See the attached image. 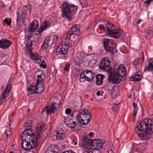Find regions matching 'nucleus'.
Here are the masks:
<instances>
[{"label":"nucleus","instance_id":"c9c22d12","mask_svg":"<svg viewBox=\"0 0 153 153\" xmlns=\"http://www.w3.org/2000/svg\"><path fill=\"white\" fill-rule=\"evenodd\" d=\"M147 36L153 35V27L149 28L146 31Z\"/></svg>","mask_w":153,"mask_h":153},{"label":"nucleus","instance_id":"37998d69","mask_svg":"<svg viewBox=\"0 0 153 153\" xmlns=\"http://www.w3.org/2000/svg\"><path fill=\"white\" fill-rule=\"evenodd\" d=\"M80 5L82 8H86L88 6V4L85 3H80Z\"/></svg>","mask_w":153,"mask_h":153},{"label":"nucleus","instance_id":"ddd939ff","mask_svg":"<svg viewBox=\"0 0 153 153\" xmlns=\"http://www.w3.org/2000/svg\"><path fill=\"white\" fill-rule=\"evenodd\" d=\"M10 88V85L8 83L0 97V105L5 101L6 97H7L9 94Z\"/></svg>","mask_w":153,"mask_h":153},{"label":"nucleus","instance_id":"8fccbe9b","mask_svg":"<svg viewBox=\"0 0 153 153\" xmlns=\"http://www.w3.org/2000/svg\"><path fill=\"white\" fill-rule=\"evenodd\" d=\"M133 106L134 108H138L137 107V103H135L134 102H133Z\"/></svg>","mask_w":153,"mask_h":153},{"label":"nucleus","instance_id":"a19ab883","mask_svg":"<svg viewBox=\"0 0 153 153\" xmlns=\"http://www.w3.org/2000/svg\"><path fill=\"white\" fill-rule=\"evenodd\" d=\"M139 62V58H136L133 61V64L135 66H137Z\"/></svg>","mask_w":153,"mask_h":153},{"label":"nucleus","instance_id":"5701e85b","mask_svg":"<svg viewBox=\"0 0 153 153\" xmlns=\"http://www.w3.org/2000/svg\"><path fill=\"white\" fill-rule=\"evenodd\" d=\"M44 126L45 124L43 122L40 123L37 125L36 135V138L38 140H39L40 138V133Z\"/></svg>","mask_w":153,"mask_h":153},{"label":"nucleus","instance_id":"412c9836","mask_svg":"<svg viewBox=\"0 0 153 153\" xmlns=\"http://www.w3.org/2000/svg\"><path fill=\"white\" fill-rule=\"evenodd\" d=\"M18 17L16 20L17 25L20 26L21 25L24 24L26 20V17L24 13H22L20 15L18 12Z\"/></svg>","mask_w":153,"mask_h":153},{"label":"nucleus","instance_id":"09e8293b","mask_svg":"<svg viewBox=\"0 0 153 153\" xmlns=\"http://www.w3.org/2000/svg\"><path fill=\"white\" fill-rule=\"evenodd\" d=\"M142 55L143 56L141 58V60L143 61V62L144 61V53L143 52H142Z\"/></svg>","mask_w":153,"mask_h":153},{"label":"nucleus","instance_id":"4468645a","mask_svg":"<svg viewBox=\"0 0 153 153\" xmlns=\"http://www.w3.org/2000/svg\"><path fill=\"white\" fill-rule=\"evenodd\" d=\"M21 134L24 136V138L29 137L31 139L32 137H33V139L36 138V136H35L36 134L34 130H32L31 128L25 129V131L22 132Z\"/></svg>","mask_w":153,"mask_h":153},{"label":"nucleus","instance_id":"0e129e2a","mask_svg":"<svg viewBox=\"0 0 153 153\" xmlns=\"http://www.w3.org/2000/svg\"><path fill=\"white\" fill-rule=\"evenodd\" d=\"M78 76V73H77V75H76V77H77Z\"/></svg>","mask_w":153,"mask_h":153},{"label":"nucleus","instance_id":"0eeeda50","mask_svg":"<svg viewBox=\"0 0 153 153\" xmlns=\"http://www.w3.org/2000/svg\"><path fill=\"white\" fill-rule=\"evenodd\" d=\"M69 45L66 43H62L61 45L57 47L56 50V54L57 56L64 59H68L66 55L68 51Z\"/></svg>","mask_w":153,"mask_h":153},{"label":"nucleus","instance_id":"4c0bfd02","mask_svg":"<svg viewBox=\"0 0 153 153\" xmlns=\"http://www.w3.org/2000/svg\"><path fill=\"white\" fill-rule=\"evenodd\" d=\"M4 22L6 23L7 25H10L11 23V19L9 18V19L8 20L7 18H6L4 20Z\"/></svg>","mask_w":153,"mask_h":153},{"label":"nucleus","instance_id":"58836bf2","mask_svg":"<svg viewBox=\"0 0 153 153\" xmlns=\"http://www.w3.org/2000/svg\"><path fill=\"white\" fill-rule=\"evenodd\" d=\"M138 108H134V109L133 115L134 116V119H135L136 115L137 114V112L138 110Z\"/></svg>","mask_w":153,"mask_h":153},{"label":"nucleus","instance_id":"c03bdc74","mask_svg":"<svg viewBox=\"0 0 153 153\" xmlns=\"http://www.w3.org/2000/svg\"><path fill=\"white\" fill-rule=\"evenodd\" d=\"M70 65L69 63L67 64L65 66L64 69L66 71H67L69 70Z\"/></svg>","mask_w":153,"mask_h":153},{"label":"nucleus","instance_id":"79ce46f5","mask_svg":"<svg viewBox=\"0 0 153 153\" xmlns=\"http://www.w3.org/2000/svg\"><path fill=\"white\" fill-rule=\"evenodd\" d=\"M25 129L26 128H32V126L29 123V122H27V123H26L25 126Z\"/></svg>","mask_w":153,"mask_h":153},{"label":"nucleus","instance_id":"aec40b11","mask_svg":"<svg viewBox=\"0 0 153 153\" xmlns=\"http://www.w3.org/2000/svg\"><path fill=\"white\" fill-rule=\"evenodd\" d=\"M12 44V42L7 39H2L0 40V47L3 49L8 48Z\"/></svg>","mask_w":153,"mask_h":153},{"label":"nucleus","instance_id":"bb28decb","mask_svg":"<svg viewBox=\"0 0 153 153\" xmlns=\"http://www.w3.org/2000/svg\"><path fill=\"white\" fill-rule=\"evenodd\" d=\"M36 94H39L41 93L44 90V84L42 82V83L36 82Z\"/></svg>","mask_w":153,"mask_h":153},{"label":"nucleus","instance_id":"4be33fe9","mask_svg":"<svg viewBox=\"0 0 153 153\" xmlns=\"http://www.w3.org/2000/svg\"><path fill=\"white\" fill-rule=\"evenodd\" d=\"M51 24V23L49 20L45 21L41 23L40 27L38 30L40 33H42L43 31L50 27Z\"/></svg>","mask_w":153,"mask_h":153},{"label":"nucleus","instance_id":"3c124183","mask_svg":"<svg viewBox=\"0 0 153 153\" xmlns=\"http://www.w3.org/2000/svg\"><path fill=\"white\" fill-rule=\"evenodd\" d=\"M83 153H93V152L92 151L88 150L84 152Z\"/></svg>","mask_w":153,"mask_h":153},{"label":"nucleus","instance_id":"c756f323","mask_svg":"<svg viewBox=\"0 0 153 153\" xmlns=\"http://www.w3.org/2000/svg\"><path fill=\"white\" fill-rule=\"evenodd\" d=\"M27 91L32 94L35 93L36 94V85L34 86L31 85L30 88L27 89Z\"/></svg>","mask_w":153,"mask_h":153},{"label":"nucleus","instance_id":"ea45409f","mask_svg":"<svg viewBox=\"0 0 153 153\" xmlns=\"http://www.w3.org/2000/svg\"><path fill=\"white\" fill-rule=\"evenodd\" d=\"M100 29L105 32H107V29H106L105 27L102 25H101L99 26Z\"/></svg>","mask_w":153,"mask_h":153},{"label":"nucleus","instance_id":"473e14b6","mask_svg":"<svg viewBox=\"0 0 153 153\" xmlns=\"http://www.w3.org/2000/svg\"><path fill=\"white\" fill-rule=\"evenodd\" d=\"M56 149L51 147L48 148V149L45 151V153H58L56 151Z\"/></svg>","mask_w":153,"mask_h":153},{"label":"nucleus","instance_id":"338daca9","mask_svg":"<svg viewBox=\"0 0 153 153\" xmlns=\"http://www.w3.org/2000/svg\"><path fill=\"white\" fill-rule=\"evenodd\" d=\"M153 1V0H151V1Z\"/></svg>","mask_w":153,"mask_h":153},{"label":"nucleus","instance_id":"b1692460","mask_svg":"<svg viewBox=\"0 0 153 153\" xmlns=\"http://www.w3.org/2000/svg\"><path fill=\"white\" fill-rule=\"evenodd\" d=\"M141 73L138 71L135 73L134 75L132 76L129 78V80L131 81L138 82L142 78L141 75Z\"/></svg>","mask_w":153,"mask_h":153},{"label":"nucleus","instance_id":"864d4df0","mask_svg":"<svg viewBox=\"0 0 153 153\" xmlns=\"http://www.w3.org/2000/svg\"><path fill=\"white\" fill-rule=\"evenodd\" d=\"M141 21H142V20L141 19H139L137 22V24H140V23Z\"/></svg>","mask_w":153,"mask_h":153},{"label":"nucleus","instance_id":"de8ad7c7","mask_svg":"<svg viewBox=\"0 0 153 153\" xmlns=\"http://www.w3.org/2000/svg\"><path fill=\"white\" fill-rule=\"evenodd\" d=\"M39 66L40 67H42L44 68H46L47 67L46 65H44L42 63H41L39 65Z\"/></svg>","mask_w":153,"mask_h":153},{"label":"nucleus","instance_id":"1a4fd4ad","mask_svg":"<svg viewBox=\"0 0 153 153\" xmlns=\"http://www.w3.org/2000/svg\"><path fill=\"white\" fill-rule=\"evenodd\" d=\"M33 43L28 42H27L26 45V52L29 54L32 57V59L34 60V62L36 63L39 64L42 60V57L40 56H36L32 53V45Z\"/></svg>","mask_w":153,"mask_h":153},{"label":"nucleus","instance_id":"6ab92c4d","mask_svg":"<svg viewBox=\"0 0 153 153\" xmlns=\"http://www.w3.org/2000/svg\"><path fill=\"white\" fill-rule=\"evenodd\" d=\"M39 26L38 21L36 20L33 21L31 23L30 26L29 28L26 29L25 32L28 33L31 31H37L36 29Z\"/></svg>","mask_w":153,"mask_h":153},{"label":"nucleus","instance_id":"f8f14e48","mask_svg":"<svg viewBox=\"0 0 153 153\" xmlns=\"http://www.w3.org/2000/svg\"><path fill=\"white\" fill-rule=\"evenodd\" d=\"M80 33L79 27L78 26H73L70 28L66 32L65 35V39H69L71 35L74 34L78 35Z\"/></svg>","mask_w":153,"mask_h":153},{"label":"nucleus","instance_id":"2f4dec72","mask_svg":"<svg viewBox=\"0 0 153 153\" xmlns=\"http://www.w3.org/2000/svg\"><path fill=\"white\" fill-rule=\"evenodd\" d=\"M7 126H6V127H9L6 130L5 133L7 136V138L6 139H7L8 137H10L11 136V129L10 128V124L9 123V124H8Z\"/></svg>","mask_w":153,"mask_h":153},{"label":"nucleus","instance_id":"f03ea898","mask_svg":"<svg viewBox=\"0 0 153 153\" xmlns=\"http://www.w3.org/2000/svg\"><path fill=\"white\" fill-rule=\"evenodd\" d=\"M152 122L150 119H145L140 123V126H137L135 128V132L141 140L149 138V134L147 132L151 130Z\"/></svg>","mask_w":153,"mask_h":153},{"label":"nucleus","instance_id":"5fc2aeb1","mask_svg":"<svg viewBox=\"0 0 153 153\" xmlns=\"http://www.w3.org/2000/svg\"><path fill=\"white\" fill-rule=\"evenodd\" d=\"M108 153H114L112 151V150L111 149L108 151Z\"/></svg>","mask_w":153,"mask_h":153},{"label":"nucleus","instance_id":"13d9d810","mask_svg":"<svg viewBox=\"0 0 153 153\" xmlns=\"http://www.w3.org/2000/svg\"><path fill=\"white\" fill-rule=\"evenodd\" d=\"M131 95H129L128 96V97H129V98H131Z\"/></svg>","mask_w":153,"mask_h":153},{"label":"nucleus","instance_id":"7ed1b4c3","mask_svg":"<svg viewBox=\"0 0 153 153\" xmlns=\"http://www.w3.org/2000/svg\"><path fill=\"white\" fill-rule=\"evenodd\" d=\"M126 71V67L120 65L117 69L113 68L109 74L108 82L117 84L122 79V77L125 75Z\"/></svg>","mask_w":153,"mask_h":153},{"label":"nucleus","instance_id":"9d476101","mask_svg":"<svg viewBox=\"0 0 153 153\" xmlns=\"http://www.w3.org/2000/svg\"><path fill=\"white\" fill-rule=\"evenodd\" d=\"M41 33L38 30V31H32L28 33H27L25 32V39H28V42L33 43L34 42L35 43L37 41Z\"/></svg>","mask_w":153,"mask_h":153},{"label":"nucleus","instance_id":"a211bd4d","mask_svg":"<svg viewBox=\"0 0 153 153\" xmlns=\"http://www.w3.org/2000/svg\"><path fill=\"white\" fill-rule=\"evenodd\" d=\"M86 81L88 82L92 81L95 76L94 73L91 70H86L84 71Z\"/></svg>","mask_w":153,"mask_h":153},{"label":"nucleus","instance_id":"052dcab7","mask_svg":"<svg viewBox=\"0 0 153 153\" xmlns=\"http://www.w3.org/2000/svg\"><path fill=\"white\" fill-rule=\"evenodd\" d=\"M114 87H113L112 89V92L114 90Z\"/></svg>","mask_w":153,"mask_h":153},{"label":"nucleus","instance_id":"c85d7f7f","mask_svg":"<svg viewBox=\"0 0 153 153\" xmlns=\"http://www.w3.org/2000/svg\"><path fill=\"white\" fill-rule=\"evenodd\" d=\"M104 76L102 74H99L96 76V84L98 85H101L103 82V79Z\"/></svg>","mask_w":153,"mask_h":153},{"label":"nucleus","instance_id":"bf43d9fd","mask_svg":"<svg viewBox=\"0 0 153 153\" xmlns=\"http://www.w3.org/2000/svg\"><path fill=\"white\" fill-rule=\"evenodd\" d=\"M141 108H142V111H143L144 109H143V108L142 105H141Z\"/></svg>","mask_w":153,"mask_h":153},{"label":"nucleus","instance_id":"69168bd1","mask_svg":"<svg viewBox=\"0 0 153 153\" xmlns=\"http://www.w3.org/2000/svg\"><path fill=\"white\" fill-rule=\"evenodd\" d=\"M10 153H14V152L13 151H11L10 152Z\"/></svg>","mask_w":153,"mask_h":153},{"label":"nucleus","instance_id":"20e7f679","mask_svg":"<svg viewBox=\"0 0 153 153\" xmlns=\"http://www.w3.org/2000/svg\"><path fill=\"white\" fill-rule=\"evenodd\" d=\"M83 141L82 146L84 148V149H90L95 150H99L101 149L103 146V144L105 142L102 139H95L94 140L89 138L87 136L82 137Z\"/></svg>","mask_w":153,"mask_h":153},{"label":"nucleus","instance_id":"f257e3e1","mask_svg":"<svg viewBox=\"0 0 153 153\" xmlns=\"http://www.w3.org/2000/svg\"><path fill=\"white\" fill-rule=\"evenodd\" d=\"M92 114L86 108H82L78 111L74 109L70 116L65 117L64 121L65 124L74 131H79L78 125H85L89 123L91 119Z\"/></svg>","mask_w":153,"mask_h":153},{"label":"nucleus","instance_id":"6e6d98bb","mask_svg":"<svg viewBox=\"0 0 153 153\" xmlns=\"http://www.w3.org/2000/svg\"><path fill=\"white\" fill-rule=\"evenodd\" d=\"M93 134V133L92 132H90L89 133V136L90 137H91Z\"/></svg>","mask_w":153,"mask_h":153},{"label":"nucleus","instance_id":"7c9ffc66","mask_svg":"<svg viewBox=\"0 0 153 153\" xmlns=\"http://www.w3.org/2000/svg\"><path fill=\"white\" fill-rule=\"evenodd\" d=\"M107 23L106 26L107 28V32L108 33L109 32V30L111 31L114 29V26L112 23H110L108 22H107Z\"/></svg>","mask_w":153,"mask_h":153},{"label":"nucleus","instance_id":"72a5a7b5","mask_svg":"<svg viewBox=\"0 0 153 153\" xmlns=\"http://www.w3.org/2000/svg\"><path fill=\"white\" fill-rule=\"evenodd\" d=\"M81 56L80 55L79 56H76L74 58L75 62L77 64L82 63H83L84 60L83 58H81Z\"/></svg>","mask_w":153,"mask_h":153},{"label":"nucleus","instance_id":"e2e57ef3","mask_svg":"<svg viewBox=\"0 0 153 153\" xmlns=\"http://www.w3.org/2000/svg\"><path fill=\"white\" fill-rule=\"evenodd\" d=\"M77 144V142L76 141L75 142V143L74 144V145H76Z\"/></svg>","mask_w":153,"mask_h":153},{"label":"nucleus","instance_id":"2eb2a0df","mask_svg":"<svg viewBox=\"0 0 153 153\" xmlns=\"http://www.w3.org/2000/svg\"><path fill=\"white\" fill-rule=\"evenodd\" d=\"M109 40L107 39H104L103 40V44L105 49L106 51L111 54H114L115 48L109 45Z\"/></svg>","mask_w":153,"mask_h":153},{"label":"nucleus","instance_id":"a18cd8bd","mask_svg":"<svg viewBox=\"0 0 153 153\" xmlns=\"http://www.w3.org/2000/svg\"><path fill=\"white\" fill-rule=\"evenodd\" d=\"M71 109L70 108H68L65 109V113L66 114H68L71 113Z\"/></svg>","mask_w":153,"mask_h":153},{"label":"nucleus","instance_id":"dca6fc26","mask_svg":"<svg viewBox=\"0 0 153 153\" xmlns=\"http://www.w3.org/2000/svg\"><path fill=\"white\" fill-rule=\"evenodd\" d=\"M45 75V72L41 70H39L36 71L34 74V76H36L37 78L36 82L37 83H42L44 80V78L43 76H44Z\"/></svg>","mask_w":153,"mask_h":153},{"label":"nucleus","instance_id":"774afa93","mask_svg":"<svg viewBox=\"0 0 153 153\" xmlns=\"http://www.w3.org/2000/svg\"><path fill=\"white\" fill-rule=\"evenodd\" d=\"M73 142H74V140H73Z\"/></svg>","mask_w":153,"mask_h":153},{"label":"nucleus","instance_id":"6e6552de","mask_svg":"<svg viewBox=\"0 0 153 153\" xmlns=\"http://www.w3.org/2000/svg\"><path fill=\"white\" fill-rule=\"evenodd\" d=\"M60 103L59 100L57 98H55L53 99L52 102L50 103V107L48 106H46L44 110L46 111L47 114H53L59 108Z\"/></svg>","mask_w":153,"mask_h":153},{"label":"nucleus","instance_id":"393cba45","mask_svg":"<svg viewBox=\"0 0 153 153\" xmlns=\"http://www.w3.org/2000/svg\"><path fill=\"white\" fill-rule=\"evenodd\" d=\"M55 136L57 139L62 140L65 137V131L63 129H60L57 131L56 134Z\"/></svg>","mask_w":153,"mask_h":153},{"label":"nucleus","instance_id":"39448f33","mask_svg":"<svg viewBox=\"0 0 153 153\" xmlns=\"http://www.w3.org/2000/svg\"><path fill=\"white\" fill-rule=\"evenodd\" d=\"M21 139L22 140V148L24 150H29L34 146H37L39 143L38 140L36 138L33 139V137L24 138V136L21 134Z\"/></svg>","mask_w":153,"mask_h":153},{"label":"nucleus","instance_id":"603ef678","mask_svg":"<svg viewBox=\"0 0 153 153\" xmlns=\"http://www.w3.org/2000/svg\"><path fill=\"white\" fill-rule=\"evenodd\" d=\"M100 91H98L97 92V96H100Z\"/></svg>","mask_w":153,"mask_h":153},{"label":"nucleus","instance_id":"cd10ccee","mask_svg":"<svg viewBox=\"0 0 153 153\" xmlns=\"http://www.w3.org/2000/svg\"><path fill=\"white\" fill-rule=\"evenodd\" d=\"M50 38V36H48L44 41L41 47V48L43 50H44L48 48L49 45L48 42Z\"/></svg>","mask_w":153,"mask_h":153},{"label":"nucleus","instance_id":"680f3d73","mask_svg":"<svg viewBox=\"0 0 153 153\" xmlns=\"http://www.w3.org/2000/svg\"><path fill=\"white\" fill-rule=\"evenodd\" d=\"M44 62H45V60H42V63H43Z\"/></svg>","mask_w":153,"mask_h":153},{"label":"nucleus","instance_id":"4d7b16f0","mask_svg":"<svg viewBox=\"0 0 153 153\" xmlns=\"http://www.w3.org/2000/svg\"><path fill=\"white\" fill-rule=\"evenodd\" d=\"M29 122V123L30 124V125H31V123H32V120H29V121L28 122Z\"/></svg>","mask_w":153,"mask_h":153},{"label":"nucleus","instance_id":"a878e982","mask_svg":"<svg viewBox=\"0 0 153 153\" xmlns=\"http://www.w3.org/2000/svg\"><path fill=\"white\" fill-rule=\"evenodd\" d=\"M147 71L153 74V59L149 60L148 62V64L145 66L144 71Z\"/></svg>","mask_w":153,"mask_h":153},{"label":"nucleus","instance_id":"f704fd0d","mask_svg":"<svg viewBox=\"0 0 153 153\" xmlns=\"http://www.w3.org/2000/svg\"><path fill=\"white\" fill-rule=\"evenodd\" d=\"M80 81L81 82H83L86 80L84 71H83L81 73L80 75Z\"/></svg>","mask_w":153,"mask_h":153},{"label":"nucleus","instance_id":"423d86ee","mask_svg":"<svg viewBox=\"0 0 153 153\" xmlns=\"http://www.w3.org/2000/svg\"><path fill=\"white\" fill-rule=\"evenodd\" d=\"M76 6L70 5L66 2H64L62 4V16L70 19L72 14V12L77 10Z\"/></svg>","mask_w":153,"mask_h":153},{"label":"nucleus","instance_id":"e433bc0d","mask_svg":"<svg viewBox=\"0 0 153 153\" xmlns=\"http://www.w3.org/2000/svg\"><path fill=\"white\" fill-rule=\"evenodd\" d=\"M58 37L56 35H54L53 36V38L52 39V44H54L56 43Z\"/></svg>","mask_w":153,"mask_h":153},{"label":"nucleus","instance_id":"f3484780","mask_svg":"<svg viewBox=\"0 0 153 153\" xmlns=\"http://www.w3.org/2000/svg\"><path fill=\"white\" fill-rule=\"evenodd\" d=\"M108 33L109 35L115 38L118 39L119 38H122L123 35L120 31L117 30H114L109 31Z\"/></svg>","mask_w":153,"mask_h":153},{"label":"nucleus","instance_id":"9b49d317","mask_svg":"<svg viewBox=\"0 0 153 153\" xmlns=\"http://www.w3.org/2000/svg\"><path fill=\"white\" fill-rule=\"evenodd\" d=\"M110 61L108 58H104L100 62L99 67L101 69L105 71H107L109 74L111 72L112 68L109 65Z\"/></svg>","mask_w":153,"mask_h":153},{"label":"nucleus","instance_id":"49530a36","mask_svg":"<svg viewBox=\"0 0 153 153\" xmlns=\"http://www.w3.org/2000/svg\"><path fill=\"white\" fill-rule=\"evenodd\" d=\"M113 108L114 109L115 111H117L119 109V105L115 104L114 106H113Z\"/></svg>","mask_w":153,"mask_h":153}]
</instances>
